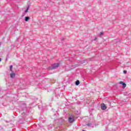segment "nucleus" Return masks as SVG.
Wrapping results in <instances>:
<instances>
[{
  "label": "nucleus",
  "instance_id": "nucleus-1",
  "mask_svg": "<svg viewBox=\"0 0 131 131\" xmlns=\"http://www.w3.org/2000/svg\"><path fill=\"white\" fill-rule=\"evenodd\" d=\"M58 67H59V63H55L51 66V69H56Z\"/></svg>",
  "mask_w": 131,
  "mask_h": 131
},
{
  "label": "nucleus",
  "instance_id": "nucleus-2",
  "mask_svg": "<svg viewBox=\"0 0 131 131\" xmlns=\"http://www.w3.org/2000/svg\"><path fill=\"white\" fill-rule=\"evenodd\" d=\"M101 107L102 110H105L107 109V106H106V105L104 103L101 104Z\"/></svg>",
  "mask_w": 131,
  "mask_h": 131
},
{
  "label": "nucleus",
  "instance_id": "nucleus-3",
  "mask_svg": "<svg viewBox=\"0 0 131 131\" xmlns=\"http://www.w3.org/2000/svg\"><path fill=\"white\" fill-rule=\"evenodd\" d=\"M69 122H71V123H72V122H73V121H74V117H70L69 118Z\"/></svg>",
  "mask_w": 131,
  "mask_h": 131
},
{
  "label": "nucleus",
  "instance_id": "nucleus-4",
  "mask_svg": "<svg viewBox=\"0 0 131 131\" xmlns=\"http://www.w3.org/2000/svg\"><path fill=\"white\" fill-rule=\"evenodd\" d=\"M15 76V73H12L10 74L11 78H14Z\"/></svg>",
  "mask_w": 131,
  "mask_h": 131
},
{
  "label": "nucleus",
  "instance_id": "nucleus-5",
  "mask_svg": "<svg viewBox=\"0 0 131 131\" xmlns=\"http://www.w3.org/2000/svg\"><path fill=\"white\" fill-rule=\"evenodd\" d=\"M25 19L26 22H28V21H29V20H30V17H28V16H26L25 17Z\"/></svg>",
  "mask_w": 131,
  "mask_h": 131
},
{
  "label": "nucleus",
  "instance_id": "nucleus-6",
  "mask_svg": "<svg viewBox=\"0 0 131 131\" xmlns=\"http://www.w3.org/2000/svg\"><path fill=\"white\" fill-rule=\"evenodd\" d=\"M80 82H79V80H77V81H76V85H78V84H79Z\"/></svg>",
  "mask_w": 131,
  "mask_h": 131
},
{
  "label": "nucleus",
  "instance_id": "nucleus-7",
  "mask_svg": "<svg viewBox=\"0 0 131 131\" xmlns=\"http://www.w3.org/2000/svg\"><path fill=\"white\" fill-rule=\"evenodd\" d=\"M122 85H123V89H125V86H126V84L124 83Z\"/></svg>",
  "mask_w": 131,
  "mask_h": 131
},
{
  "label": "nucleus",
  "instance_id": "nucleus-8",
  "mask_svg": "<svg viewBox=\"0 0 131 131\" xmlns=\"http://www.w3.org/2000/svg\"><path fill=\"white\" fill-rule=\"evenodd\" d=\"M10 71H12V70H13V66H10Z\"/></svg>",
  "mask_w": 131,
  "mask_h": 131
},
{
  "label": "nucleus",
  "instance_id": "nucleus-9",
  "mask_svg": "<svg viewBox=\"0 0 131 131\" xmlns=\"http://www.w3.org/2000/svg\"><path fill=\"white\" fill-rule=\"evenodd\" d=\"M119 83H120V84L123 85V84H124V83L123 81H120V82H119Z\"/></svg>",
  "mask_w": 131,
  "mask_h": 131
},
{
  "label": "nucleus",
  "instance_id": "nucleus-10",
  "mask_svg": "<svg viewBox=\"0 0 131 131\" xmlns=\"http://www.w3.org/2000/svg\"><path fill=\"white\" fill-rule=\"evenodd\" d=\"M28 8H27L26 10L25 11V13H27L28 12Z\"/></svg>",
  "mask_w": 131,
  "mask_h": 131
},
{
  "label": "nucleus",
  "instance_id": "nucleus-11",
  "mask_svg": "<svg viewBox=\"0 0 131 131\" xmlns=\"http://www.w3.org/2000/svg\"><path fill=\"white\" fill-rule=\"evenodd\" d=\"M126 72H127L126 71H123V73H126Z\"/></svg>",
  "mask_w": 131,
  "mask_h": 131
},
{
  "label": "nucleus",
  "instance_id": "nucleus-12",
  "mask_svg": "<svg viewBox=\"0 0 131 131\" xmlns=\"http://www.w3.org/2000/svg\"><path fill=\"white\" fill-rule=\"evenodd\" d=\"M2 61V58H0V62Z\"/></svg>",
  "mask_w": 131,
  "mask_h": 131
},
{
  "label": "nucleus",
  "instance_id": "nucleus-13",
  "mask_svg": "<svg viewBox=\"0 0 131 131\" xmlns=\"http://www.w3.org/2000/svg\"><path fill=\"white\" fill-rule=\"evenodd\" d=\"M101 35H103V33H101Z\"/></svg>",
  "mask_w": 131,
  "mask_h": 131
}]
</instances>
